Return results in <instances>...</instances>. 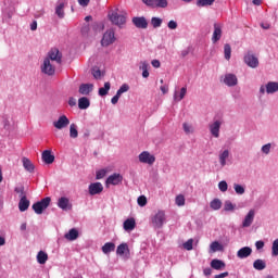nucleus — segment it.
<instances>
[{"label": "nucleus", "mask_w": 278, "mask_h": 278, "mask_svg": "<svg viewBox=\"0 0 278 278\" xmlns=\"http://www.w3.org/2000/svg\"><path fill=\"white\" fill-rule=\"evenodd\" d=\"M164 223H166V213L164 211H159L152 217V227H154V229H162Z\"/></svg>", "instance_id": "nucleus-1"}, {"label": "nucleus", "mask_w": 278, "mask_h": 278, "mask_svg": "<svg viewBox=\"0 0 278 278\" xmlns=\"http://www.w3.org/2000/svg\"><path fill=\"white\" fill-rule=\"evenodd\" d=\"M51 205V199L49 197L43 198L42 200L33 204V210L35 214H42L47 207Z\"/></svg>", "instance_id": "nucleus-2"}, {"label": "nucleus", "mask_w": 278, "mask_h": 278, "mask_svg": "<svg viewBox=\"0 0 278 278\" xmlns=\"http://www.w3.org/2000/svg\"><path fill=\"white\" fill-rule=\"evenodd\" d=\"M46 60H49V62H55V64H62V52H60V49L52 48L46 58Z\"/></svg>", "instance_id": "nucleus-3"}, {"label": "nucleus", "mask_w": 278, "mask_h": 278, "mask_svg": "<svg viewBox=\"0 0 278 278\" xmlns=\"http://www.w3.org/2000/svg\"><path fill=\"white\" fill-rule=\"evenodd\" d=\"M41 73L53 77V75H55V65H53V62L49 61V59H45L41 65Z\"/></svg>", "instance_id": "nucleus-4"}, {"label": "nucleus", "mask_w": 278, "mask_h": 278, "mask_svg": "<svg viewBox=\"0 0 278 278\" xmlns=\"http://www.w3.org/2000/svg\"><path fill=\"white\" fill-rule=\"evenodd\" d=\"M114 42H116V36L114 35V30H106L101 40L102 47H110V45H114Z\"/></svg>", "instance_id": "nucleus-5"}, {"label": "nucleus", "mask_w": 278, "mask_h": 278, "mask_svg": "<svg viewBox=\"0 0 278 278\" xmlns=\"http://www.w3.org/2000/svg\"><path fill=\"white\" fill-rule=\"evenodd\" d=\"M109 18L111 23H113V25H117V27H122V25L127 23V17L123 14H118L117 12L109 14Z\"/></svg>", "instance_id": "nucleus-6"}, {"label": "nucleus", "mask_w": 278, "mask_h": 278, "mask_svg": "<svg viewBox=\"0 0 278 278\" xmlns=\"http://www.w3.org/2000/svg\"><path fill=\"white\" fill-rule=\"evenodd\" d=\"M139 162H141V164H149L152 166V164H155V155L148 151H143L139 154Z\"/></svg>", "instance_id": "nucleus-7"}, {"label": "nucleus", "mask_w": 278, "mask_h": 278, "mask_svg": "<svg viewBox=\"0 0 278 278\" xmlns=\"http://www.w3.org/2000/svg\"><path fill=\"white\" fill-rule=\"evenodd\" d=\"M148 8H168V0H142Z\"/></svg>", "instance_id": "nucleus-8"}, {"label": "nucleus", "mask_w": 278, "mask_h": 278, "mask_svg": "<svg viewBox=\"0 0 278 278\" xmlns=\"http://www.w3.org/2000/svg\"><path fill=\"white\" fill-rule=\"evenodd\" d=\"M244 62L250 66V68H257V66H260V60L252 53H248L244 56Z\"/></svg>", "instance_id": "nucleus-9"}, {"label": "nucleus", "mask_w": 278, "mask_h": 278, "mask_svg": "<svg viewBox=\"0 0 278 278\" xmlns=\"http://www.w3.org/2000/svg\"><path fill=\"white\" fill-rule=\"evenodd\" d=\"M106 186H118V184H123V175L121 174H112L106 178Z\"/></svg>", "instance_id": "nucleus-10"}, {"label": "nucleus", "mask_w": 278, "mask_h": 278, "mask_svg": "<svg viewBox=\"0 0 278 278\" xmlns=\"http://www.w3.org/2000/svg\"><path fill=\"white\" fill-rule=\"evenodd\" d=\"M67 125H71V121L66 115H62L58 121L53 122V127H55V129H65Z\"/></svg>", "instance_id": "nucleus-11"}, {"label": "nucleus", "mask_w": 278, "mask_h": 278, "mask_svg": "<svg viewBox=\"0 0 278 278\" xmlns=\"http://www.w3.org/2000/svg\"><path fill=\"white\" fill-rule=\"evenodd\" d=\"M220 38H223V26L220 24H214V31H213V36H212V42L213 45H216V42H218V40H220Z\"/></svg>", "instance_id": "nucleus-12"}, {"label": "nucleus", "mask_w": 278, "mask_h": 278, "mask_svg": "<svg viewBox=\"0 0 278 278\" xmlns=\"http://www.w3.org/2000/svg\"><path fill=\"white\" fill-rule=\"evenodd\" d=\"M103 192V185L101 182H92L89 185V194L94 197V194H101Z\"/></svg>", "instance_id": "nucleus-13"}, {"label": "nucleus", "mask_w": 278, "mask_h": 278, "mask_svg": "<svg viewBox=\"0 0 278 278\" xmlns=\"http://www.w3.org/2000/svg\"><path fill=\"white\" fill-rule=\"evenodd\" d=\"M224 84L229 87L238 86V77L235 74H226Z\"/></svg>", "instance_id": "nucleus-14"}, {"label": "nucleus", "mask_w": 278, "mask_h": 278, "mask_svg": "<svg viewBox=\"0 0 278 278\" xmlns=\"http://www.w3.org/2000/svg\"><path fill=\"white\" fill-rule=\"evenodd\" d=\"M41 160L45 164H53L55 162V155L51 153V150H45L41 154Z\"/></svg>", "instance_id": "nucleus-15"}, {"label": "nucleus", "mask_w": 278, "mask_h": 278, "mask_svg": "<svg viewBox=\"0 0 278 278\" xmlns=\"http://www.w3.org/2000/svg\"><path fill=\"white\" fill-rule=\"evenodd\" d=\"M93 89H94V85L92 84H81L79 86L78 92L79 94L88 97V94H90V92H92Z\"/></svg>", "instance_id": "nucleus-16"}, {"label": "nucleus", "mask_w": 278, "mask_h": 278, "mask_svg": "<svg viewBox=\"0 0 278 278\" xmlns=\"http://www.w3.org/2000/svg\"><path fill=\"white\" fill-rule=\"evenodd\" d=\"M254 218H255V211L250 210L242 222V227H251V225H253Z\"/></svg>", "instance_id": "nucleus-17"}, {"label": "nucleus", "mask_w": 278, "mask_h": 278, "mask_svg": "<svg viewBox=\"0 0 278 278\" xmlns=\"http://www.w3.org/2000/svg\"><path fill=\"white\" fill-rule=\"evenodd\" d=\"M132 23L139 29H147V27H149V23L147 22V18H144V17H134Z\"/></svg>", "instance_id": "nucleus-18"}, {"label": "nucleus", "mask_w": 278, "mask_h": 278, "mask_svg": "<svg viewBox=\"0 0 278 278\" xmlns=\"http://www.w3.org/2000/svg\"><path fill=\"white\" fill-rule=\"evenodd\" d=\"M58 207L66 211V210H71V207H73V205H71V200H68V198L62 197L58 201Z\"/></svg>", "instance_id": "nucleus-19"}, {"label": "nucleus", "mask_w": 278, "mask_h": 278, "mask_svg": "<svg viewBox=\"0 0 278 278\" xmlns=\"http://www.w3.org/2000/svg\"><path fill=\"white\" fill-rule=\"evenodd\" d=\"M210 131L214 138H219L220 136V122L216 121L212 125H210Z\"/></svg>", "instance_id": "nucleus-20"}, {"label": "nucleus", "mask_w": 278, "mask_h": 278, "mask_svg": "<svg viewBox=\"0 0 278 278\" xmlns=\"http://www.w3.org/2000/svg\"><path fill=\"white\" fill-rule=\"evenodd\" d=\"M251 253H253V250L250 247H244L237 252V257H239V260H244L249 257Z\"/></svg>", "instance_id": "nucleus-21"}, {"label": "nucleus", "mask_w": 278, "mask_h": 278, "mask_svg": "<svg viewBox=\"0 0 278 278\" xmlns=\"http://www.w3.org/2000/svg\"><path fill=\"white\" fill-rule=\"evenodd\" d=\"M65 240L73 242L79 238V231L77 229L72 228L67 233L64 235Z\"/></svg>", "instance_id": "nucleus-22"}, {"label": "nucleus", "mask_w": 278, "mask_h": 278, "mask_svg": "<svg viewBox=\"0 0 278 278\" xmlns=\"http://www.w3.org/2000/svg\"><path fill=\"white\" fill-rule=\"evenodd\" d=\"M125 231H134L136 229V219L130 217L124 222Z\"/></svg>", "instance_id": "nucleus-23"}, {"label": "nucleus", "mask_w": 278, "mask_h": 278, "mask_svg": "<svg viewBox=\"0 0 278 278\" xmlns=\"http://www.w3.org/2000/svg\"><path fill=\"white\" fill-rule=\"evenodd\" d=\"M29 200H27V197H23L21 198L20 202H18V210L20 212H27V210H29Z\"/></svg>", "instance_id": "nucleus-24"}, {"label": "nucleus", "mask_w": 278, "mask_h": 278, "mask_svg": "<svg viewBox=\"0 0 278 278\" xmlns=\"http://www.w3.org/2000/svg\"><path fill=\"white\" fill-rule=\"evenodd\" d=\"M139 71H142V77L147 79L149 77V62L141 61L139 63Z\"/></svg>", "instance_id": "nucleus-25"}, {"label": "nucleus", "mask_w": 278, "mask_h": 278, "mask_svg": "<svg viewBox=\"0 0 278 278\" xmlns=\"http://www.w3.org/2000/svg\"><path fill=\"white\" fill-rule=\"evenodd\" d=\"M225 266H226L225 262L218 258H215L211 262V268H213L214 270H223Z\"/></svg>", "instance_id": "nucleus-26"}, {"label": "nucleus", "mask_w": 278, "mask_h": 278, "mask_svg": "<svg viewBox=\"0 0 278 278\" xmlns=\"http://www.w3.org/2000/svg\"><path fill=\"white\" fill-rule=\"evenodd\" d=\"M78 108L79 110H88L90 108V99L87 97L79 98Z\"/></svg>", "instance_id": "nucleus-27"}, {"label": "nucleus", "mask_w": 278, "mask_h": 278, "mask_svg": "<svg viewBox=\"0 0 278 278\" xmlns=\"http://www.w3.org/2000/svg\"><path fill=\"white\" fill-rule=\"evenodd\" d=\"M266 92L267 94H275V92H278V83H275V81L267 83Z\"/></svg>", "instance_id": "nucleus-28"}, {"label": "nucleus", "mask_w": 278, "mask_h": 278, "mask_svg": "<svg viewBox=\"0 0 278 278\" xmlns=\"http://www.w3.org/2000/svg\"><path fill=\"white\" fill-rule=\"evenodd\" d=\"M22 162H23V166L25 168V170H27L28 173H34V163H31V161L27 157H23L22 159Z\"/></svg>", "instance_id": "nucleus-29"}, {"label": "nucleus", "mask_w": 278, "mask_h": 278, "mask_svg": "<svg viewBox=\"0 0 278 278\" xmlns=\"http://www.w3.org/2000/svg\"><path fill=\"white\" fill-rule=\"evenodd\" d=\"M115 249H116V244H114L113 242H106L102 247V253H104V255H108L109 253H112V251H114Z\"/></svg>", "instance_id": "nucleus-30"}, {"label": "nucleus", "mask_w": 278, "mask_h": 278, "mask_svg": "<svg viewBox=\"0 0 278 278\" xmlns=\"http://www.w3.org/2000/svg\"><path fill=\"white\" fill-rule=\"evenodd\" d=\"M47 260H49V254H47L45 251H39L37 254L38 264H47Z\"/></svg>", "instance_id": "nucleus-31"}, {"label": "nucleus", "mask_w": 278, "mask_h": 278, "mask_svg": "<svg viewBox=\"0 0 278 278\" xmlns=\"http://www.w3.org/2000/svg\"><path fill=\"white\" fill-rule=\"evenodd\" d=\"M188 92V89L186 87H182L180 89V93L177 91L174 93V101H181L184 100V97H186V93Z\"/></svg>", "instance_id": "nucleus-32"}, {"label": "nucleus", "mask_w": 278, "mask_h": 278, "mask_svg": "<svg viewBox=\"0 0 278 278\" xmlns=\"http://www.w3.org/2000/svg\"><path fill=\"white\" fill-rule=\"evenodd\" d=\"M253 267L255 268V270H264V268H266V262L258 258L254 261Z\"/></svg>", "instance_id": "nucleus-33"}, {"label": "nucleus", "mask_w": 278, "mask_h": 278, "mask_svg": "<svg viewBox=\"0 0 278 278\" xmlns=\"http://www.w3.org/2000/svg\"><path fill=\"white\" fill-rule=\"evenodd\" d=\"M210 207L214 211H218L223 207V202L219 199H214L213 201H211Z\"/></svg>", "instance_id": "nucleus-34"}, {"label": "nucleus", "mask_w": 278, "mask_h": 278, "mask_svg": "<svg viewBox=\"0 0 278 278\" xmlns=\"http://www.w3.org/2000/svg\"><path fill=\"white\" fill-rule=\"evenodd\" d=\"M111 86H112V85L110 84V81L104 83V87H101V88L99 89V96H100V97H105V96L108 94V92H110Z\"/></svg>", "instance_id": "nucleus-35"}, {"label": "nucleus", "mask_w": 278, "mask_h": 278, "mask_svg": "<svg viewBox=\"0 0 278 278\" xmlns=\"http://www.w3.org/2000/svg\"><path fill=\"white\" fill-rule=\"evenodd\" d=\"M55 14L59 18H64V2H60L55 8Z\"/></svg>", "instance_id": "nucleus-36"}, {"label": "nucleus", "mask_w": 278, "mask_h": 278, "mask_svg": "<svg viewBox=\"0 0 278 278\" xmlns=\"http://www.w3.org/2000/svg\"><path fill=\"white\" fill-rule=\"evenodd\" d=\"M125 252H129V245L127 243H122L117 247V255H125Z\"/></svg>", "instance_id": "nucleus-37"}, {"label": "nucleus", "mask_w": 278, "mask_h": 278, "mask_svg": "<svg viewBox=\"0 0 278 278\" xmlns=\"http://www.w3.org/2000/svg\"><path fill=\"white\" fill-rule=\"evenodd\" d=\"M227 157H229V150H225L219 154V162L222 166L227 164Z\"/></svg>", "instance_id": "nucleus-38"}, {"label": "nucleus", "mask_w": 278, "mask_h": 278, "mask_svg": "<svg viewBox=\"0 0 278 278\" xmlns=\"http://www.w3.org/2000/svg\"><path fill=\"white\" fill-rule=\"evenodd\" d=\"M215 1L216 0H198L197 5L198 8H205L207 5H214Z\"/></svg>", "instance_id": "nucleus-39"}, {"label": "nucleus", "mask_w": 278, "mask_h": 278, "mask_svg": "<svg viewBox=\"0 0 278 278\" xmlns=\"http://www.w3.org/2000/svg\"><path fill=\"white\" fill-rule=\"evenodd\" d=\"M210 249L212 253H216V251H223V244H220L218 241H214L211 243Z\"/></svg>", "instance_id": "nucleus-40"}, {"label": "nucleus", "mask_w": 278, "mask_h": 278, "mask_svg": "<svg viewBox=\"0 0 278 278\" xmlns=\"http://www.w3.org/2000/svg\"><path fill=\"white\" fill-rule=\"evenodd\" d=\"M224 55L225 60H231V46L229 43H225L224 46Z\"/></svg>", "instance_id": "nucleus-41"}, {"label": "nucleus", "mask_w": 278, "mask_h": 278, "mask_svg": "<svg viewBox=\"0 0 278 278\" xmlns=\"http://www.w3.org/2000/svg\"><path fill=\"white\" fill-rule=\"evenodd\" d=\"M79 136V132L77 131V125L71 124L70 126V137L77 138Z\"/></svg>", "instance_id": "nucleus-42"}, {"label": "nucleus", "mask_w": 278, "mask_h": 278, "mask_svg": "<svg viewBox=\"0 0 278 278\" xmlns=\"http://www.w3.org/2000/svg\"><path fill=\"white\" fill-rule=\"evenodd\" d=\"M151 25L154 27V29H157V27H162V18L152 17L151 18Z\"/></svg>", "instance_id": "nucleus-43"}, {"label": "nucleus", "mask_w": 278, "mask_h": 278, "mask_svg": "<svg viewBox=\"0 0 278 278\" xmlns=\"http://www.w3.org/2000/svg\"><path fill=\"white\" fill-rule=\"evenodd\" d=\"M224 210L225 212H233V210H236V206L233 205V203H231V201H226L224 204Z\"/></svg>", "instance_id": "nucleus-44"}, {"label": "nucleus", "mask_w": 278, "mask_h": 278, "mask_svg": "<svg viewBox=\"0 0 278 278\" xmlns=\"http://www.w3.org/2000/svg\"><path fill=\"white\" fill-rule=\"evenodd\" d=\"M176 205L181 207L182 205H186V198L184 195H177L176 197Z\"/></svg>", "instance_id": "nucleus-45"}, {"label": "nucleus", "mask_w": 278, "mask_h": 278, "mask_svg": "<svg viewBox=\"0 0 278 278\" xmlns=\"http://www.w3.org/2000/svg\"><path fill=\"white\" fill-rule=\"evenodd\" d=\"M14 192H16V194H20L21 199H23V197H27V194L25 193V187H15Z\"/></svg>", "instance_id": "nucleus-46"}, {"label": "nucleus", "mask_w": 278, "mask_h": 278, "mask_svg": "<svg viewBox=\"0 0 278 278\" xmlns=\"http://www.w3.org/2000/svg\"><path fill=\"white\" fill-rule=\"evenodd\" d=\"M124 92H129V85L127 84L122 85L116 93L119 94L121 97V94H124Z\"/></svg>", "instance_id": "nucleus-47"}, {"label": "nucleus", "mask_w": 278, "mask_h": 278, "mask_svg": "<svg viewBox=\"0 0 278 278\" xmlns=\"http://www.w3.org/2000/svg\"><path fill=\"white\" fill-rule=\"evenodd\" d=\"M233 188H235V192L237 194H244L245 190H244V187H242L241 185L239 184H235L233 185Z\"/></svg>", "instance_id": "nucleus-48"}, {"label": "nucleus", "mask_w": 278, "mask_h": 278, "mask_svg": "<svg viewBox=\"0 0 278 278\" xmlns=\"http://www.w3.org/2000/svg\"><path fill=\"white\" fill-rule=\"evenodd\" d=\"M218 188H219L220 192H227L229 186L227 185V181L222 180L218 184Z\"/></svg>", "instance_id": "nucleus-49"}, {"label": "nucleus", "mask_w": 278, "mask_h": 278, "mask_svg": "<svg viewBox=\"0 0 278 278\" xmlns=\"http://www.w3.org/2000/svg\"><path fill=\"white\" fill-rule=\"evenodd\" d=\"M137 203L140 205V207H144V205H147V197L140 195L137 200Z\"/></svg>", "instance_id": "nucleus-50"}, {"label": "nucleus", "mask_w": 278, "mask_h": 278, "mask_svg": "<svg viewBox=\"0 0 278 278\" xmlns=\"http://www.w3.org/2000/svg\"><path fill=\"white\" fill-rule=\"evenodd\" d=\"M108 175V170L105 169H100L96 173V179H103Z\"/></svg>", "instance_id": "nucleus-51"}, {"label": "nucleus", "mask_w": 278, "mask_h": 278, "mask_svg": "<svg viewBox=\"0 0 278 278\" xmlns=\"http://www.w3.org/2000/svg\"><path fill=\"white\" fill-rule=\"evenodd\" d=\"M193 242H194V240L189 239L187 242L184 243V249H186V251H192Z\"/></svg>", "instance_id": "nucleus-52"}, {"label": "nucleus", "mask_w": 278, "mask_h": 278, "mask_svg": "<svg viewBox=\"0 0 278 278\" xmlns=\"http://www.w3.org/2000/svg\"><path fill=\"white\" fill-rule=\"evenodd\" d=\"M182 129H184V131L186 132V134H192V126H190V124H188V123H184L182 124Z\"/></svg>", "instance_id": "nucleus-53"}, {"label": "nucleus", "mask_w": 278, "mask_h": 278, "mask_svg": "<svg viewBox=\"0 0 278 278\" xmlns=\"http://www.w3.org/2000/svg\"><path fill=\"white\" fill-rule=\"evenodd\" d=\"M262 151L265 153V155H268V153H270V143L263 146Z\"/></svg>", "instance_id": "nucleus-54"}, {"label": "nucleus", "mask_w": 278, "mask_h": 278, "mask_svg": "<svg viewBox=\"0 0 278 278\" xmlns=\"http://www.w3.org/2000/svg\"><path fill=\"white\" fill-rule=\"evenodd\" d=\"M88 31H90V26L88 24H86L85 26H83L81 28V34L83 36H88Z\"/></svg>", "instance_id": "nucleus-55"}, {"label": "nucleus", "mask_w": 278, "mask_h": 278, "mask_svg": "<svg viewBox=\"0 0 278 278\" xmlns=\"http://www.w3.org/2000/svg\"><path fill=\"white\" fill-rule=\"evenodd\" d=\"M168 29H176L177 28V22L175 21H169L167 24Z\"/></svg>", "instance_id": "nucleus-56"}, {"label": "nucleus", "mask_w": 278, "mask_h": 278, "mask_svg": "<svg viewBox=\"0 0 278 278\" xmlns=\"http://www.w3.org/2000/svg\"><path fill=\"white\" fill-rule=\"evenodd\" d=\"M92 75L94 79H101V70H93Z\"/></svg>", "instance_id": "nucleus-57"}, {"label": "nucleus", "mask_w": 278, "mask_h": 278, "mask_svg": "<svg viewBox=\"0 0 278 278\" xmlns=\"http://www.w3.org/2000/svg\"><path fill=\"white\" fill-rule=\"evenodd\" d=\"M118 99H121V94L116 93L112 99H111V103L113 105H116V103H118Z\"/></svg>", "instance_id": "nucleus-58"}, {"label": "nucleus", "mask_w": 278, "mask_h": 278, "mask_svg": "<svg viewBox=\"0 0 278 278\" xmlns=\"http://www.w3.org/2000/svg\"><path fill=\"white\" fill-rule=\"evenodd\" d=\"M151 64L153 68H160V66H162V64L160 63V60H152Z\"/></svg>", "instance_id": "nucleus-59"}, {"label": "nucleus", "mask_w": 278, "mask_h": 278, "mask_svg": "<svg viewBox=\"0 0 278 278\" xmlns=\"http://www.w3.org/2000/svg\"><path fill=\"white\" fill-rule=\"evenodd\" d=\"M68 105L75 108V105H77V100L75 98H70Z\"/></svg>", "instance_id": "nucleus-60"}, {"label": "nucleus", "mask_w": 278, "mask_h": 278, "mask_svg": "<svg viewBox=\"0 0 278 278\" xmlns=\"http://www.w3.org/2000/svg\"><path fill=\"white\" fill-rule=\"evenodd\" d=\"M255 247L257 251H260L261 249H264V241H256Z\"/></svg>", "instance_id": "nucleus-61"}, {"label": "nucleus", "mask_w": 278, "mask_h": 278, "mask_svg": "<svg viewBox=\"0 0 278 278\" xmlns=\"http://www.w3.org/2000/svg\"><path fill=\"white\" fill-rule=\"evenodd\" d=\"M225 277H229V271H225L218 275H215L214 278H225Z\"/></svg>", "instance_id": "nucleus-62"}, {"label": "nucleus", "mask_w": 278, "mask_h": 278, "mask_svg": "<svg viewBox=\"0 0 278 278\" xmlns=\"http://www.w3.org/2000/svg\"><path fill=\"white\" fill-rule=\"evenodd\" d=\"M79 5H83V8H86L88 3H90V0H78Z\"/></svg>", "instance_id": "nucleus-63"}, {"label": "nucleus", "mask_w": 278, "mask_h": 278, "mask_svg": "<svg viewBox=\"0 0 278 278\" xmlns=\"http://www.w3.org/2000/svg\"><path fill=\"white\" fill-rule=\"evenodd\" d=\"M160 90H161V92H162L163 94H166V93H168V86H161V87H160Z\"/></svg>", "instance_id": "nucleus-64"}]
</instances>
